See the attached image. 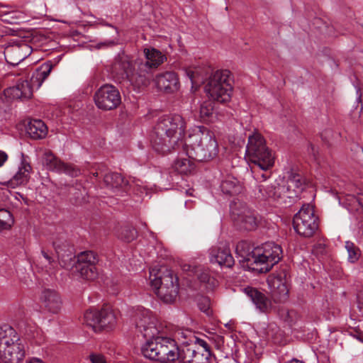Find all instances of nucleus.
I'll return each instance as SVG.
<instances>
[{"instance_id": "nucleus-1", "label": "nucleus", "mask_w": 363, "mask_h": 363, "mask_svg": "<svg viewBox=\"0 0 363 363\" xmlns=\"http://www.w3.org/2000/svg\"><path fill=\"white\" fill-rule=\"evenodd\" d=\"M237 255L243 268L258 273L269 272L281 258V247L274 242H267L261 246L253 247L247 240H241L235 247Z\"/></svg>"}, {"instance_id": "nucleus-2", "label": "nucleus", "mask_w": 363, "mask_h": 363, "mask_svg": "<svg viewBox=\"0 0 363 363\" xmlns=\"http://www.w3.org/2000/svg\"><path fill=\"white\" fill-rule=\"evenodd\" d=\"M186 123L179 114L165 115L159 118L151 135L152 147L157 152L165 154L172 150L181 152L184 142Z\"/></svg>"}, {"instance_id": "nucleus-3", "label": "nucleus", "mask_w": 363, "mask_h": 363, "mask_svg": "<svg viewBox=\"0 0 363 363\" xmlns=\"http://www.w3.org/2000/svg\"><path fill=\"white\" fill-rule=\"evenodd\" d=\"M181 152L196 161L206 162L218 155V145L213 132L205 127H199V130L189 135Z\"/></svg>"}, {"instance_id": "nucleus-4", "label": "nucleus", "mask_w": 363, "mask_h": 363, "mask_svg": "<svg viewBox=\"0 0 363 363\" xmlns=\"http://www.w3.org/2000/svg\"><path fill=\"white\" fill-rule=\"evenodd\" d=\"M246 155L249 160L254 164V171L257 179L259 176L265 181L271 177L269 171L274 164V157L272 151L266 145L263 136L259 133H255L248 138L246 147Z\"/></svg>"}, {"instance_id": "nucleus-5", "label": "nucleus", "mask_w": 363, "mask_h": 363, "mask_svg": "<svg viewBox=\"0 0 363 363\" xmlns=\"http://www.w3.org/2000/svg\"><path fill=\"white\" fill-rule=\"evenodd\" d=\"M141 354L150 360L161 363L180 362L182 345L178 346L174 339L156 335L147 340L140 347Z\"/></svg>"}, {"instance_id": "nucleus-6", "label": "nucleus", "mask_w": 363, "mask_h": 363, "mask_svg": "<svg viewBox=\"0 0 363 363\" xmlns=\"http://www.w3.org/2000/svg\"><path fill=\"white\" fill-rule=\"evenodd\" d=\"M151 286L157 296L165 303L173 302L179 293L178 277L164 266L150 271Z\"/></svg>"}, {"instance_id": "nucleus-7", "label": "nucleus", "mask_w": 363, "mask_h": 363, "mask_svg": "<svg viewBox=\"0 0 363 363\" xmlns=\"http://www.w3.org/2000/svg\"><path fill=\"white\" fill-rule=\"evenodd\" d=\"M52 67V63H44L33 73L30 82L27 80L18 81L15 86L4 91V96L13 99H30L33 96V86H36L39 88L50 74Z\"/></svg>"}, {"instance_id": "nucleus-8", "label": "nucleus", "mask_w": 363, "mask_h": 363, "mask_svg": "<svg viewBox=\"0 0 363 363\" xmlns=\"http://www.w3.org/2000/svg\"><path fill=\"white\" fill-rule=\"evenodd\" d=\"M233 82L229 70H218L209 77L205 85V91L211 99L217 103L225 104L230 101Z\"/></svg>"}, {"instance_id": "nucleus-9", "label": "nucleus", "mask_w": 363, "mask_h": 363, "mask_svg": "<svg viewBox=\"0 0 363 363\" xmlns=\"http://www.w3.org/2000/svg\"><path fill=\"white\" fill-rule=\"evenodd\" d=\"M110 71L112 77L118 83L130 84L138 87L145 86L138 81L137 68H135L130 57L123 52L118 53L114 58Z\"/></svg>"}, {"instance_id": "nucleus-10", "label": "nucleus", "mask_w": 363, "mask_h": 363, "mask_svg": "<svg viewBox=\"0 0 363 363\" xmlns=\"http://www.w3.org/2000/svg\"><path fill=\"white\" fill-rule=\"evenodd\" d=\"M144 52L145 60L137 61L135 65L137 66L139 84L147 86L151 79L153 70L167 60V57L162 52L155 48H145Z\"/></svg>"}, {"instance_id": "nucleus-11", "label": "nucleus", "mask_w": 363, "mask_h": 363, "mask_svg": "<svg viewBox=\"0 0 363 363\" xmlns=\"http://www.w3.org/2000/svg\"><path fill=\"white\" fill-rule=\"evenodd\" d=\"M294 230L304 238L312 237L318 228V218L310 204H303L293 218Z\"/></svg>"}, {"instance_id": "nucleus-12", "label": "nucleus", "mask_w": 363, "mask_h": 363, "mask_svg": "<svg viewBox=\"0 0 363 363\" xmlns=\"http://www.w3.org/2000/svg\"><path fill=\"white\" fill-rule=\"evenodd\" d=\"M98 262L99 259L95 252L84 251L77 255L74 267L82 279L94 281L99 274L96 267Z\"/></svg>"}, {"instance_id": "nucleus-13", "label": "nucleus", "mask_w": 363, "mask_h": 363, "mask_svg": "<svg viewBox=\"0 0 363 363\" xmlns=\"http://www.w3.org/2000/svg\"><path fill=\"white\" fill-rule=\"evenodd\" d=\"M84 320L87 326L98 333L104 329H111L115 323L116 318L108 308H102L101 311L89 309L84 315Z\"/></svg>"}, {"instance_id": "nucleus-14", "label": "nucleus", "mask_w": 363, "mask_h": 363, "mask_svg": "<svg viewBox=\"0 0 363 363\" xmlns=\"http://www.w3.org/2000/svg\"><path fill=\"white\" fill-rule=\"evenodd\" d=\"M96 106L104 111L116 108L121 103V96L118 89L112 84L101 86L94 94Z\"/></svg>"}, {"instance_id": "nucleus-15", "label": "nucleus", "mask_w": 363, "mask_h": 363, "mask_svg": "<svg viewBox=\"0 0 363 363\" xmlns=\"http://www.w3.org/2000/svg\"><path fill=\"white\" fill-rule=\"evenodd\" d=\"M135 327L138 332L147 340L155 337L159 333L156 327V318L152 316L150 311L142 309L138 311L135 316Z\"/></svg>"}, {"instance_id": "nucleus-16", "label": "nucleus", "mask_w": 363, "mask_h": 363, "mask_svg": "<svg viewBox=\"0 0 363 363\" xmlns=\"http://www.w3.org/2000/svg\"><path fill=\"white\" fill-rule=\"evenodd\" d=\"M43 163L50 171L63 172L72 177H77L81 174L79 168L73 164L63 162L50 151L44 153Z\"/></svg>"}, {"instance_id": "nucleus-17", "label": "nucleus", "mask_w": 363, "mask_h": 363, "mask_svg": "<svg viewBox=\"0 0 363 363\" xmlns=\"http://www.w3.org/2000/svg\"><path fill=\"white\" fill-rule=\"evenodd\" d=\"M242 291L260 313L267 314L272 311V300L262 290L252 286H247Z\"/></svg>"}, {"instance_id": "nucleus-18", "label": "nucleus", "mask_w": 363, "mask_h": 363, "mask_svg": "<svg viewBox=\"0 0 363 363\" xmlns=\"http://www.w3.org/2000/svg\"><path fill=\"white\" fill-rule=\"evenodd\" d=\"M53 246L61 267L67 269L73 268L77 260L73 246L67 241L60 240L54 241Z\"/></svg>"}, {"instance_id": "nucleus-19", "label": "nucleus", "mask_w": 363, "mask_h": 363, "mask_svg": "<svg viewBox=\"0 0 363 363\" xmlns=\"http://www.w3.org/2000/svg\"><path fill=\"white\" fill-rule=\"evenodd\" d=\"M211 352L196 346L182 345V354L179 363H210Z\"/></svg>"}, {"instance_id": "nucleus-20", "label": "nucleus", "mask_w": 363, "mask_h": 363, "mask_svg": "<svg viewBox=\"0 0 363 363\" xmlns=\"http://www.w3.org/2000/svg\"><path fill=\"white\" fill-rule=\"evenodd\" d=\"M4 53L6 62L16 66L30 55L31 48L23 42L13 43L7 45Z\"/></svg>"}, {"instance_id": "nucleus-21", "label": "nucleus", "mask_w": 363, "mask_h": 363, "mask_svg": "<svg viewBox=\"0 0 363 363\" xmlns=\"http://www.w3.org/2000/svg\"><path fill=\"white\" fill-rule=\"evenodd\" d=\"M26 356L22 340L0 350V358L4 363H21Z\"/></svg>"}, {"instance_id": "nucleus-22", "label": "nucleus", "mask_w": 363, "mask_h": 363, "mask_svg": "<svg viewBox=\"0 0 363 363\" xmlns=\"http://www.w3.org/2000/svg\"><path fill=\"white\" fill-rule=\"evenodd\" d=\"M233 221L235 226L241 231L255 230L259 222L257 213L250 210H245L234 215Z\"/></svg>"}, {"instance_id": "nucleus-23", "label": "nucleus", "mask_w": 363, "mask_h": 363, "mask_svg": "<svg viewBox=\"0 0 363 363\" xmlns=\"http://www.w3.org/2000/svg\"><path fill=\"white\" fill-rule=\"evenodd\" d=\"M42 306L48 312L56 314L62 308V301L59 293L51 289H44L40 294Z\"/></svg>"}, {"instance_id": "nucleus-24", "label": "nucleus", "mask_w": 363, "mask_h": 363, "mask_svg": "<svg viewBox=\"0 0 363 363\" xmlns=\"http://www.w3.org/2000/svg\"><path fill=\"white\" fill-rule=\"evenodd\" d=\"M155 80L157 89L166 93H174L180 87L179 77L174 72L158 74Z\"/></svg>"}, {"instance_id": "nucleus-25", "label": "nucleus", "mask_w": 363, "mask_h": 363, "mask_svg": "<svg viewBox=\"0 0 363 363\" xmlns=\"http://www.w3.org/2000/svg\"><path fill=\"white\" fill-rule=\"evenodd\" d=\"M104 182L116 195H122L123 193H127L130 189L129 182L119 173L111 172L105 174Z\"/></svg>"}, {"instance_id": "nucleus-26", "label": "nucleus", "mask_w": 363, "mask_h": 363, "mask_svg": "<svg viewBox=\"0 0 363 363\" xmlns=\"http://www.w3.org/2000/svg\"><path fill=\"white\" fill-rule=\"evenodd\" d=\"M260 177L262 180H260V179H259L260 184L257 186L260 195L258 196L263 199H272L273 201H278L281 199V194L285 189V186L278 184H267V179L264 181L263 178L262 177Z\"/></svg>"}, {"instance_id": "nucleus-27", "label": "nucleus", "mask_w": 363, "mask_h": 363, "mask_svg": "<svg viewBox=\"0 0 363 363\" xmlns=\"http://www.w3.org/2000/svg\"><path fill=\"white\" fill-rule=\"evenodd\" d=\"M211 262L217 263L220 267L231 268L235 260L228 247H218L211 252Z\"/></svg>"}, {"instance_id": "nucleus-28", "label": "nucleus", "mask_w": 363, "mask_h": 363, "mask_svg": "<svg viewBox=\"0 0 363 363\" xmlns=\"http://www.w3.org/2000/svg\"><path fill=\"white\" fill-rule=\"evenodd\" d=\"M22 157L18 171L8 181V183L11 187L27 182L30 177L29 174L32 170V167L30 163L26 161L23 155H22Z\"/></svg>"}, {"instance_id": "nucleus-29", "label": "nucleus", "mask_w": 363, "mask_h": 363, "mask_svg": "<svg viewBox=\"0 0 363 363\" xmlns=\"http://www.w3.org/2000/svg\"><path fill=\"white\" fill-rule=\"evenodd\" d=\"M27 134L33 140H39L45 138L48 133V128L41 120H31L26 126Z\"/></svg>"}, {"instance_id": "nucleus-30", "label": "nucleus", "mask_w": 363, "mask_h": 363, "mask_svg": "<svg viewBox=\"0 0 363 363\" xmlns=\"http://www.w3.org/2000/svg\"><path fill=\"white\" fill-rule=\"evenodd\" d=\"M21 340L19 335L11 326L7 324L0 325V350Z\"/></svg>"}, {"instance_id": "nucleus-31", "label": "nucleus", "mask_w": 363, "mask_h": 363, "mask_svg": "<svg viewBox=\"0 0 363 363\" xmlns=\"http://www.w3.org/2000/svg\"><path fill=\"white\" fill-rule=\"evenodd\" d=\"M306 186V179L300 174L296 172H290L287 179V191L292 189L295 197H298V194Z\"/></svg>"}, {"instance_id": "nucleus-32", "label": "nucleus", "mask_w": 363, "mask_h": 363, "mask_svg": "<svg viewBox=\"0 0 363 363\" xmlns=\"http://www.w3.org/2000/svg\"><path fill=\"white\" fill-rule=\"evenodd\" d=\"M220 188L224 194L230 196L238 195L242 191V186L240 182L233 177H228L223 180Z\"/></svg>"}, {"instance_id": "nucleus-33", "label": "nucleus", "mask_w": 363, "mask_h": 363, "mask_svg": "<svg viewBox=\"0 0 363 363\" xmlns=\"http://www.w3.org/2000/svg\"><path fill=\"white\" fill-rule=\"evenodd\" d=\"M216 102L211 99L201 104L200 117L203 122L213 123L217 118V113L215 111Z\"/></svg>"}, {"instance_id": "nucleus-34", "label": "nucleus", "mask_w": 363, "mask_h": 363, "mask_svg": "<svg viewBox=\"0 0 363 363\" xmlns=\"http://www.w3.org/2000/svg\"><path fill=\"white\" fill-rule=\"evenodd\" d=\"M173 168L179 174H187L194 169V164L188 158H179L174 161Z\"/></svg>"}, {"instance_id": "nucleus-35", "label": "nucleus", "mask_w": 363, "mask_h": 363, "mask_svg": "<svg viewBox=\"0 0 363 363\" xmlns=\"http://www.w3.org/2000/svg\"><path fill=\"white\" fill-rule=\"evenodd\" d=\"M137 236L138 232L135 228L128 225L122 227L118 233V238L126 242H132L137 238Z\"/></svg>"}, {"instance_id": "nucleus-36", "label": "nucleus", "mask_w": 363, "mask_h": 363, "mask_svg": "<svg viewBox=\"0 0 363 363\" xmlns=\"http://www.w3.org/2000/svg\"><path fill=\"white\" fill-rule=\"evenodd\" d=\"M13 223L11 212L5 208H0V230L10 229Z\"/></svg>"}, {"instance_id": "nucleus-37", "label": "nucleus", "mask_w": 363, "mask_h": 363, "mask_svg": "<svg viewBox=\"0 0 363 363\" xmlns=\"http://www.w3.org/2000/svg\"><path fill=\"white\" fill-rule=\"evenodd\" d=\"M69 193L74 196L75 203H82L86 201L85 196L87 194L86 189L81 184H76L69 189Z\"/></svg>"}, {"instance_id": "nucleus-38", "label": "nucleus", "mask_w": 363, "mask_h": 363, "mask_svg": "<svg viewBox=\"0 0 363 363\" xmlns=\"http://www.w3.org/2000/svg\"><path fill=\"white\" fill-rule=\"evenodd\" d=\"M345 248L348 252V260L351 263H355L359 258L360 250L358 247L351 241L345 242Z\"/></svg>"}, {"instance_id": "nucleus-39", "label": "nucleus", "mask_w": 363, "mask_h": 363, "mask_svg": "<svg viewBox=\"0 0 363 363\" xmlns=\"http://www.w3.org/2000/svg\"><path fill=\"white\" fill-rule=\"evenodd\" d=\"M288 293L286 286L279 281L277 290L272 292V297L275 302H284L288 298Z\"/></svg>"}, {"instance_id": "nucleus-40", "label": "nucleus", "mask_w": 363, "mask_h": 363, "mask_svg": "<svg viewBox=\"0 0 363 363\" xmlns=\"http://www.w3.org/2000/svg\"><path fill=\"white\" fill-rule=\"evenodd\" d=\"M267 335L277 343L281 340L282 332L275 323H270L267 329Z\"/></svg>"}, {"instance_id": "nucleus-41", "label": "nucleus", "mask_w": 363, "mask_h": 363, "mask_svg": "<svg viewBox=\"0 0 363 363\" xmlns=\"http://www.w3.org/2000/svg\"><path fill=\"white\" fill-rule=\"evenodd\" d=\"M199 272L196 273L198 279L201 282L209 284L211 286L216 285V279L212 277L207 270L198 268Z\"/></svg>"}, {"instance_id": "nucleus-42", "label": "nucleus", "mask_w": 363, "mask_h": 363, "mask_svg": "<svg viewBox=\"0 0 363 363\" xmlns=\"http://www.w3.org/2000/svg\"><path fill=\"white\" fill-rule=\"evenodd\" d=\"M198 307L201 311L206 313L208 316L212 314V311L210 308V299L208 297H201L198 301Z\"/></svg>"}, {"instance_id": "nucleus-43", "label": "nucleus", "mask_w": 363, "mask_h": 363, "mask_svg": "<svg viewBox=\"0 0 363 363\" xmlns=\"http://www.w3.org/2000/svg\"><path fill=\"white\" fill-rule=\"evenodd\" d=\"M312 253L318 257H322L326 253V245L323 242H318L313 245Z\"/></svg>"}, {"instance_id": "nucleus-44", "label": "nucleus", "mask_w": 363, "mask_h": 363, "mask_svg": "<svg viewBox=\"0 0 363 363\" xmlns=\"http://www.w3.org/2000/svg\"><path fill=\"white\" fill-rule=\"evenodd\" d=\"M186 345L189 346H196L197 348L201 347L206 350V352H211L208 344L202 339L196 338L194 343H188Z\"/></svg>"}, {"instance_id": "nucleus-45", "label": "nucleus", "mask_w": 363, "mask_h": 363, "mask_svg": "<svg viewBox=\"0 0 363 363\" xmlns=\"http://www.w3.org/2000/svg\"><path fill=\"white\" fill-rule=\"evenodd\" d=\"M199 74V71L197 69H195L194 71L189 70L187 71V75L189 76V79L191 81V83L193 84H197L199 83H203V79L201 78V79H196V76Z\"/></svg>"}, {"instance_id": "nucleus-46", "label": "nucleus", "mask_w": 363, "mask_h": 363, "mask_svg": "<svg viewBox=\"0 0 363 363\" xmlns=\"http://www.w3.org/2000/svg\"><path fill=\"white\" fill-rule=\"evenodd\" d=\"M89 359L91 363H106L104 355L101 354L93 353L89 355Z\"/></svg>"}, {"instance_id": "nucleus-47", "label": "nucleus", "mask_w": 363, "mask_h": 363, "mask_svg": "<svg viewBox=\"0 0 363 363\" xmlns=\"http://www.w3.org/2000/svg\"><path fill=\"white\" fill-rule=\"evenodd\" d=\"M307 152L308 155H311L315 160L318 159V151L313 144L310 143L308 145Z\"/></svg>"}, {"instance_id": "nucleus-48", "label": "nucleus", "mask_w": 363, "mask_h": 363, "mask_svg": "<svg viewBox=\"0 0 363 363\" xmlns=\"http://www.w3.org/2000/svg\"><path fill=\"white\" fill-rule=\"evenodd\" d=\"M357 296L358 308L363 312V286L358 291Z\"/></svg>"}, {"instance_id": "nucleus-49", "label": "nucleus", "mask_w": 363, "mask_h": 363, "mask_svg": "<svg viewBox=\"0 0 363 363\" xmlns=\"http://www.w3.org/2000/svg\"><path fill=\"white\" fill-rule=\"evenodd\" d=\"M41 254L45 259L48 262V264L53 267L54 264L55 263V261L53 259V258L44 250H42Z\"/></svg>"}, {"instance_id": "nucleus-50", "label": "nucleus", "mask_w": 363, "mask_h": 363, "mask_svg": "<svg viewBox=\"0 0 363 363\" xmlns=\"http://www.w3.org/2000/svg\"><path fill=\"white\" fill-rule=\"evenodd\" d=\"M7 160L8 155L5 152L0 150V167L4 165Z\"/></svg>"}, {"instance_id": "nucleus-51", "label": "nucleus", "mask_w": 363, "mask_h": 363, "mask_svg": "<svg viewBox=\"0 0 363 363\" xmlns=\"http://www.w3.org/2000/svg\"><path fill=\"white\" fill-rule=\"evenodd\" d=\"M183 269L196 274L199 272L198 268L192 267L191 265H184Z\"/></svg>"}, {"instance_id": "nucleus-52", "label": "nucleus", "mask_w": 363, "mask_h": 363, "mask_svg": "<svg viewBox=\"0 0 363 363\" xmlns=\"http://www.w3.org/2000/svg\"><path fill=\"white\" fill-rule=\"evenodd\" d=\"M115 43L113 40H108V41H106L104 43H100L97 45V48H101L102 46L104 45H106V46H112Z\"/></svg>"}, {"instance_id": "nucleus-53", "label": "nucleus", "mask_w": 363, "mask_h": 363, "mask_svg": "<svg viewBox=\"0 0 363 363\" xmlns=\"http://www.w3.org/2000/svg\"><path fill=\"white\" fill-rule=\"evenodd\" d=\"M354 337H355L358 340L363 342V333L357 331L356 334L354 335Z\"/></svg>"}, {"instance_id": "nucleus-54", "label": "nucleus", "mask_w": 363, "mask_h": 363, "mask_svg": "<svg viewBox=\"0 0 363 363\" xmlns=\"http://www.w3.org/2000/svg\"><path fill=\"white\" fill-rule=\"evenodd\" d=\"M28 363H44L41 359L38 358H33L30 359Z\"/></svg>"}, {"instance_id": "nucleus-55", "label": "nucleus", "mask_w": 363, "mask_h": 363, "mask_svg": "<svg viewBox=\"0 0 363 363\" xmlns=\"http://www.w3.org/2000/svg\"><path fill=\"white\" fill-rule=\"evenodd\" d=\"M287 363H304V362L302 361H299L296 359H293L292 360H291L290 362H289Z\"/></svg>"}, {"instance_id": "nucleus-56", "label": "nucleus", "mask_w": 363, "mask_h": 363, "mask_svg": "<svg viewBox=\"0 0 363 363\" xmlns=\"http://www.w3.org/2000/svg\"><path fill=\"white\" fill-rule=\"evenodd\" d=\"M94 176L97 177L98 176V173L97 172L94 173Z\"/></svg>"}, {"instance_id": "nucleus-57", "label": "nucleus", "mask_w": 363, "mask_h": 363, "mask_svg": "<svg viewBox=\"0 0 363 363\" xmlns=\"http://www.w3.org/2000/svg\"><path fill=\"white\" fill-rule=\"evenodd\" d=\"M286 196L291 198V197H293L294 196L293 195H288Z\"/></svg>"}]
</instances>
